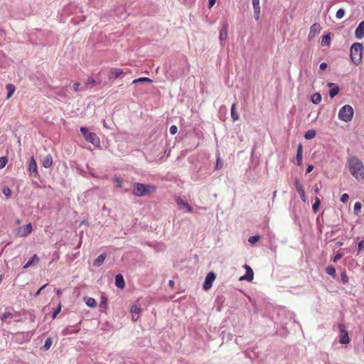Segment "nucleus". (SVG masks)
<instances>
[{
  "mask_svg": "<svg viewBox=\"0 0 364 364\" xmlns=\"http://www.w3.org/2000/svg\"><path fill=\"white\" fill-rule=\"evenodd\" d=\"M115 285L119 289H123L125 287V282L122 274H117L115 277Z\"/></svg>",
  "mask_w": 364,
  "mask_h": 364,
  "instance_id": "6ab92c4d",
  "label": "nucleus"
},
{
  "mask_svg": "<svg viewBox=\"0 0 364 364\" xmlns=\"http://www.w3.org/2000/svg\"><path fill=\"white\" fill-rule=\"evenodd\" d=\"M42 166L44 167V168H50L52 164H53V158L51 156V155L48 154L47 156H46L43 160H42Z\"/></svg>",
  "mask_w": 364,
  "mask_h": 364,
  "instance_id": "412c9836",
  "label": "nucleus"
},
{
  "mask_svg": "<svg viewBox=\"0 0 364 364\" xmlns=\"http://www.w3.org/2000/svg\"><path fill=\"white\" fill-rule=\"evenodd\" d=\"M345 15V11L343 9H339L336 14V16L337 18L341 19Z\"/></svg>",
  "mask_w": 364,
  "mask_h": 364,
  "instance_id": "37998d69",
  "label": "nucleus"
},
{
  "mask_svg": "<svg viewBox=\"0 0 364 364\" xmlns=\"http://www.w3.org/2000/svg\"><path fill=\"white\" fill-rule=\"evenodd\" d=\"M28 171L31 176L34 177L38 176L37 164L33 157L30 159Z\"/></svg>",
  "mask_w": 364,
  "mask_h": 364,
  "instance_id": "1a4fd4ad",
  "label": "nucleus"
},
{
  "mask_svg": "<svg viewBox=\"0 0 364 364\" xmlns=\"http://www.w3.org/2000/svg\"><path fill=\"white\" fill-rule=\"evenodd\" d=\"M81 224H84V225H89V223H88V222H87L86 220H82V221L81 222Z\"/></svg>",
  "mask_w": 364,
  "mask_h": 364,
  "instance_id": "338daca9",
  "label": "nucleus"
},
{
  "mask_svg": "<svg viewBox=\"0 0 364 364\" xmlns=\"http://www.w3.org/2000/svg\"><path fill=\"white\" fill-rule=\"evenodd\" d=\"M262 237L260 235L252 236V245L259 242Z\"/></svg>",
  "mask_w": 364,
  "mask_h": 364,
  "instance_id": "8fccbe9b",
  "label": "nucleus"
},
{
  "mask_svg": "<svg viewBox=\"0 0 364 364\" xmlns=\"http://www.w3.org/2000/svg\"><path fill=\"white\" fill-rule=\"evenodd\" d=\"M314 169V166L311 165V164H309L308 166H307V168H306V173H310L312 170Z\"/></svg>",
  "mask_w": 364,
  "mask_h": 364,
  "instance_id": "680f3d73",
  "label": "nucleus"
},
{
  "mask_svg": "<svg viewBox=\"0 0 364 364\" xmlns=\"http://www.w3.org/2000/svg\"><path fill=\"white\" fill-rule=\"evenodd\" d=\"M47 285H48L47 284H46L43 285V286H42V287H41V288H40V289H38V290L35 293L34 296H36H36H38L41 294V291H42L43 289H45V287H46Z\"/></svg>",
  "mask_w": 364,
  "mask_h": 364,
  "instance_id": "5fc2aeb1",
  "label": "nucleus"
},
{
  "mask_svg": "<svg viewBox=\"0 0 364 364\" xmlns=\"http://www.w3.org/2000/svg\"><path fill=\"white\" fill-rule=\"evenodd\" d=\"M244 267L246 269V272H245V275L240 277L239 280L242 281V280L245 279L248 282H250V266H249L247 264H245Z\"/></svg>",
  "mask_w": 364,
  "mask_h": 364,
  "instance_id": "393cba45",
  "label": "nucleus"
},
{
  "mask_svg": "<svg viewBox=\"0 0 364 364\" xmlns=\"http://www.w3.org/2000/svg\"><path fill=\"white\" fill-rule=\"evenodd\" d=\"M326 68H327V63H321L320 67H319L320 70H326Z\"/></svg>",
  "mask_w": 364,
  "mask_h": 364,
  "instance_id": "13d9d810",
  "label": "nucleus"
},
{
  "mask_svg": "<svg viewBox=\"0 0 364 364\" xmlns=\"http://www.w3.org/2000/svg\"><path fill=\"white\" fill-rule=\"evenodd\" d=\"M149 82V83H151L152 82V80H151L150 78L149 77H139V78H137V79H135L133 80L132 83H136V82Z\"/></svg>",
  "mask_w": 364,
  "mask_h": 364,
  "instance_id": "473e14b6",
  "label": "nucleus"
},
{
  "mask_svg": "<svg viewBox=\"0 0 364 364\" xmlns=\"http://www.w3.org/2000/svg\"><path fill=\"white\" fill-rule=\"evenodd\" d=\"M131 312L133 314H138L141 312V309L139 307H138L137 306L134 305L131 307Z\"/></svg>",
  "mask_w": 364,
  "mask_h": 364,
  "instance_id": "49530a36",
  "label": "nucleus"
},
{
  "mask_svg": "<svg viewBox=\"0 0 364 364\" xmlns=\"http://www.w3.org/2000/svg\"><path fill=\"white\" fill-rule=\"evenodd\" d=\"M96 83V81L92 77L87 78V81L85 83V85L81 87V90H85L87 88L89 85H94Z\"/></svg>",
  "mask_w": 364,
  "mask_h": 364,
  "instance_id": "7c9ffc66",
  "label": "nucleus"
},
{
  "mask_svg": "<svg viewBox=\"0 0 364 364\" xmlns=\"http://www.w3.org/2000/svg\"><path fill=\"white\" fill-rule=\"evenodd\" d=\"M339 92V88L338 87H334L333 88H331L329 91V96L331 98H333L336 95H338V93Z\"/></svg>",
  "mask_w": 364,
  "mask_h": 364,
  "instance_id": "58836bf2",
  "label": "nucleus"
},
{
  "mask_svg": "<svg viewBox=\"0 0 364 364\" xmlns=\"http://www.w3.org/2000/svg\"><path fill=\"white\" fill-rule=\"evenodd\" d=\"M32 225L31 223H28L23 227L21 228L20 229V235L21 236H26L28 235H29L31 231H32Z\"/></svg>",
  "mask_w": 364,
  "mask_h": 364,
  "instance_id": "aec40b11",
  "label": "nucleus"
},
{
  "mask_svg": "<svg viewBox=\"0 0 364 364\" xmlns=\"http://www.w3.org/2000/svg\"><path fill=\"white\" fill-rule=\"evenodd\" d=\"M176 203L180 208L185 209L188 213H192L193 211V207L180 198H176Z\"/></svg>",
  "mask_w": 364,
  "mask_h": 364,
  "instance_id": "9b49d317",
  "label": "nucleus"
},
{
  "mask_svg": "<svg viewBox=\"0 0 364 364\" xmlns=\"http://www.w3.org/2000/svg\"><path fill=\"white\" fill-rule=\"evenodd\" d=\"M252 5H253V9H254L255 18L256 20H258L259 18V14H260L259 4H252Z\"/></svg>",
  "mask_w": 364,
  "mask_h": 364,
  "instance_id": "2f4dec72",
  "label": "nucleus"
},
{
  "mask_svg": "<svg viewBox=\"0 0 364 364\" xmlns=\"http://www.w3.org/2000/svg\"><path fill=\"white\" fill-rule=\"evenodd\" d=\"M349 171L352 176L358 181L364 178V165L356 156H351L348 159Z\"/></svg>",
  "mask_w": 364,
  "mask_h": 364,
  "instance_id": "f257e3e1",
  "label": "nucleus"
},
{
  "mask_svg": "<svg viewBox=\"0 0 364 364\" xmlns=\"http://www.w3.org/2000/svg\"><path fill=\"white\" fill-rule=\"evenodd\" d=\"M107 257L106 253H102L93 262V265L95 267H100L104 262L105 258Z\"/></svg>",
  "mask_w": 364,
  "mask_h": 364,
  "instance_id": "5701e85b",
  "label": "nucleus"
},
{
  "mask_svg": "<svg viewBox=\"0 0 364 364\" xmlns=\"http://www.w3.org/2000/svg\"><path fill=\"white\" fill-rule=\"evenodd\" d=\"M223 166V162L220 159V158L218 157L216 160L215 169L219 170V169L222 168Z\"/></svg>",
  "mask_w": 364,
  "mask_h": 364,
  "instance_id": "c03bdc74",
  "label": "nucleus"
},
{
  "mask_svg": "<svg viewBox=\"0 0 364 364\" xmlns=\"http://www.w3.org/2000/svg\"><path fill=\"white\" fill-rule=\"evenodd\" d=\"M363 241H360L359 242L358 245V252L361 251L363 250Z\"/></svg>",
  "mask_w": 364,
  "mask_h": 364,
  "instance_id": "052dcab7",
  "label": "nucleus"
},
{
  "mask_svg": "<svg viewBox=\"0 0 364 364\" xmlns=\"http://www.w3.org/2000/svg\"><path fill=\"white\" fill-rule=\"evenodd\" d=\"M100 306L106 309L107 308V299L106 296H102L100 298Z\"/></svg>",
  "mask_w": 364,
  "mask_h": 364,
  "instance_id": "c9c22d12",
  "label": "nucleus"
},
{
  "mask_svg": "<svg viewBox=\"0 0 364 364\" xmlns=\"http://www.w3.org/2000/svg\"><path fill=\"white\" fill-rule=\"evenodd\" d=\"M8 161L7 157H0V168H4Z\"/></svg>",
  "mask_w": 364,
  "mask_h": 364,
  "instance_id": "a18cd8bd",
  "label": "nucleus"
},
{
  "mask_svg": "<svg viewBox=\"0 0 364 364\" xmlns=\"http://www.w3.org/2000/svg\"><path fill=\"white\" fill-rule=\"evenodd\" d=\"M178 132V127L176 125H172L170 127V133L171 134H176Z\"/></svg>",
  "mask_w": 364,
  "mask_h": 364,
  "instance_id": "3c124183",
  "label": "nucleus"
},
{
  "mask_svg": "<svg viewBox=\"0 0 364 364\" xmlns=\"http://www.w3.org/2000/svg\"><path fill=\"white\" fill-rule=\"evenodd\" d=\"M53 344V339L48 337L46 339L44 345L41 347V350L43 351L48 350Z\"/></svg>",
  "mask_w": 364,
  "mask_h": 364,
  "instance_id": "a878e982",
  "label": "nucleus"
},
{
  "mask_svg": "<svg viewBox=\"0 0 364 364\" xmlns=\"http://www.w3.org/2000/svg\"><path fill=\"white\" fill-rule=\"evenodd\" d=\"M60 294H61L60 290V289H58V290H57V294H58V295H60Z\"/></svg>",
  "mask_w": 364,
  "mask_h": 364,
  "instance_id": "774afa93",
  "label": "nucleus"
},
{
  "mask_svg": "<svg viewBox=\"0 0 364 364\" xmlns=\"http://www.w3.org/2000/svg\"><path fill=\"white\" fill-rule=\"evenodd\" d=\"M321 30V27L319 23H315L310 28L309 36L311 37H314L316 35L318 34Z\"/></svg>",
  "mask_w": 364,
  "mask_h": 364,
  "instance_id": "f3484780",
  "label": "nucleus"
},
{
  "mask_svg": "<svg viewBox=\"0 0 364 364\" xmlns=\"http://www.w3.org/2000/svg\"><path fill=\"white\" fill-rule=\"evenodd\" d=\"M316 136V132L313 129L309 130L305 133L304 137L306 139H311Z\"/></svg>",
  "mask_w": 364,
  "mask_h": 364,
  "instance_id": "f704fd0d",
  "label": "nucleus"
},
{
  "mask_svg": "<svg viewBox=\"0 0 364 364\" xmlns=\"http://www.w3.org/2000/svg\"><path fill=\"white\" fill-rule=\"evenodd\" d=\"M188 71H189V65L188 64L186 68L181 69L180 76L186 75V73H188Z\"/></svg>",
  "mask_w": 364,
  "mask_h": 364,
  "instance_id": "603ef678",
  "label": "nucleus"
},
{
  "mask_svg": "<svg viewBox=\"0 0 364 364\" xmlns=\"http://www.w3.org/2000/svg\"><path fill=\"white\" fill-rule=\"evenodd\" d=\"M14 314L11 312H5L1 316V320L4 322H6L7 323H10V321H7L9 318H13Z\"/></svg>",
  "mask_w": 364,
  "mask_h": 364,
  "instance_id": "c85d7f7f",
  "label": "nucleus"
},
{
  "mask_svg": "<svg viewBox=\"0 0 364 364\" xmlns=\"http://www.w3.org/2000/svg\"><path fill=\"white\" fill-rule=\"evenodd\" d=\"M349 199V196L347 193H343L341 197V201L343 203H347Z\"/></svg>",
  "mask_w": 364,
  "mask_h": 364,
  "instance_id": "de8ad7c7",
  "label": "nucleus"
},
{
  "mask_svg": "<svg viewBox=\"0 0 364 364\" xmlns=\"http://www.w3.org/2000/svg\"><path fill=\"white\" fill-rule=\"evenodd\" d=\"M85 139L91 143L95 146H99L100 144V138L94 132H90L87 127H82L80 129Z\"/></svg>",
  "mask_w": 364,
  "mask_h": 364,
  "instance_id": "20e7f679",
  "label": "nucleus"
},
{
  "mask_svg": "<svg viewBox=\"0 0 364 364\" xmlns=\"http://www.w3.org/2000/svg\"><path fill=\"white\" fill-rule=\"evenodd\" d=\"M326 272L328 275L332 276L333 277H336V269L334 267H328L326 269Z\"/></svg>",
  "mask_w": 364,
  "mask_h": 364,
  "instance_id": "4c0bfd02",
  "label": "nucleus"
},
{
  "mask_svg": "<svg viewBox=\"0 0 364 364\" xmlns=\"http://www.w3.org/2000/svg\"><path fill=\"white\" fill-rule=\"evenodd\" d=\"M40 261L39 257L37 255H34L28 262L23 266V269H27L32 266H36Z\"/></svg>",
  "mask_w": 364,
  "mask_h": 364,
  "instance_id": "a211bd4d",
  "label": "nucleus"
},
{
  "mask_svg": "<svg viewBox=\"0 0 364 364\" xmlns=\"http://www.w3.org/2000/svg\"><path fill=\"white\" fill-rule=\"evenodd\" d=\"M313 189H314V191L315 193H318L319 192V188H318L317 184H316L314 186Z\"/></svg>",
  "mask_w": 364,
  "mask_h": 364,
  "instance_id": "e2e57ef3",
  "label": "nucleus"
},
{
  "mask_svg": "<svg viewBox=\"0 0 364 364\" xmlns=\"http://www.w3.org/2000/svg\"><path fill=\"white\" fill-rule=\"evenodd\" d=\"M216 278V274L213 272H209L205 277V282L203 285L204 290H209L213 285V282Z\"/></svg>",
  "mask_w": 364,
  "mask_h": 364,
  "instance_id": "0eeeda50",
  "label": "nucleus"
},
{
  "mask_svg": "<svg viewBox=\"0 0 364 364\" xmlns=\"http://www.w3.org/2000/svg\"><path fill=\"white\" fill-rule=\"evenodd\" d=\"M124 180L122 178L118 177L117 176H115L112 178V181L114 183V187L116 188H119L121 192H122V188H123L122 186H123V183H124Z\"/></svg>",
  "mask_w": 364,
  "mask_h": 364,
  "instance_id": "4be33fe9",
  "label": "nucleus"
},
{
  "mask_svg": "<svg viewBox=\"0 0 364 364\" xmlns=\"http://www.w3.org/2000/svg\"><path fill=\"white\" fill-rule=\"evenodd\" d=\"M295 188H296L297 192L299 193V196L301 197V199L304 202H306V196H305V192H304V187H303V185L299 182V180H296L295 181Z\"/></svg>",
  "mask_w": 364,
  "mask_h": 364,
  "instance_id": "4468645a",
  "label": "nucleus"
},
{
  "mask_svg": "<svg viewBox=\"0 0 364 364\" xmlns=\"http://www.w3.org/2000/svg\"><path fill=\"white\" fill-rule=\"evenodd\" d=\"M362 205L360 202H356L354 205V213L356 215H358L361 210Z\"/></svg>",
  "mask_w": 364,
  "mask_h": 364,
  "instance_id": "79ce46f5",
  "label": "nucleus"
},
{
  "mask_svg": "<svg viewBox=\"0 0 364 364\" xmlns=\"http://www.w3.org/2000/svg\"><path fill=\"white\" fill-rule=\"evenodd\" d=\"M302 156H303V147H302V145L300 144L298 146L297 151H296V161H297L298 165H299V166L301 164Z\"/></svg>",
  "mask_w": 364,
  "mask_h": 364,
  "instance_id": "b1692460",
  "label": "nucleus"
},
{
  "mask_svg": "<svg viewBox=\"0 0 364 364\" xmlns=\"http://www.w3.org/2000/svg\"><path fill=\"white\" fill-rule=\"evenodd\" d=\"M168 284H169V286H170V287H173V286H174V282H173V280H170V281L168 282Z\"/></svg>",
  "mask_w": 364,
  "mask_h": 364,
  "instance_id": "0e129e2a",
  "label": "nucleus"
},
{
  "mask_svg": "<svg viewBox=\"0 0 364 364\" xmlns=\"http://www.w3.org/2000/svg\"><path fill=\"white\" fill-rule=\"evenodd\" d=\"M231 117H232L233 121H236L239 118L238 114L235 112V104H233L231 107Z\"/></svg>",
  "mask_w": 364,
  "mask_h": 364,
  "instance_id": "e433bc0d",
  "label": "nucleus"
},
{
  "mask_svg": "<svg viewBox=\"0 0 364 364\" xmlns=\"http://www.w3.org/2000/svg\"><path fill=\"white\" fill-rule=\"evenodd\" d=\"M122 186H123V188L122 190V193H129L131 191L132 192L134 190V182H130L129 181L124 180Z\"/></svg>",
  "mask_w": 364,
  "mask_h": 364,
  "instance_id": "dca6fc26",
  "label": "nucleus"
},
{
  "mask_svg": "<svg viewBox=\"0 0 364 364\" xmlns=\"http://www.w3.org/2000/svg\"><path fill=\"white\" fill-rule=\"evenodd\" d=\"M342 257V255L341 254H336L334 257H333V262H337L338 260L341 259V258Z\"/></svg>",
  "mask_w": 364,
  "mask_h": 364,
  "instance_id": "6e6d98bb",
  "label": "nucleus"
},
{
  "mask_svg": "<svg viewBox=\"0 0 364 364\" xmlns=\"http://www.w3.org/2000/svg\"><path fill=\"white\" fill-rule=\"evenodd\" d=\"M355 36L358 39H362L364 37V21H361L355 29Z\"/></svg>",
  "mask_w": 364,
  "mask_h": 364,
  "instance_id": "2eb2a0df",
  "label": "nucleus"
},
{
  "mask_svg": "<svg viewBox=\"0 0 364 364\" xmlns=\"http://www.w3.org/2000/svg\"><path fill=\"white\" fill-rule=\"evenodd\" d=\"M339 331L341 332L340 335V341L339 342L341 344H347L350 342V338L348 336V333L346 329V326L343 324H340L338 326Z\"/></svg>",
  "mask_w": 364,
  "mask_h": 364,
  "instance_id": "6e6552de",
  "label": "nucleus"
},
{
  "mask_svg": "<svg viewBox=\"0 0 364 364\" xmlns=\"http://www.w3.org/2000/svg\"><path fill=\"white\" fill-rule=\"evenodd\" d=\"M124 74L123 70L119 68H112L108 73V77L109 79H117Z\"/></svg>",
  "mask_w": 364,
  "mask_h": 364,
  "instance_id": "9d476101",
  "label": "nucleus"
},
{
  "mask_svg": "<svg viewBox=\"0 0 364 364\" xmlns=\"http://www.w3.org/2000/svg\"><path fill=\"white\" fill-rule=\"evenodd\" d=\"M228 29V24L226 23H223V27L220 29V36H219V39H220V43L222 45L225 43V40L227 38Z\"/></svg>",
  "mask_w": 364,
  "mask_h": 364,
  "instance_id": "ddd939ff",
  "label": "nucleus"
},
{
  "mask_svg": "<svg viewBox=\"0 0 364 364\" xmlns=\"http://www.w3.org/2000/svg\"><path fill=\"white\" fill-rule=\"evenodd\" d=\"M84 300H85L87 306H88L89 307L95 308L97 306V302H96L95 299L92 297L85 296L84 298Z\"/></svg>",
  "mask_w": 364,
  "mask_h": 364,
  "instance_id": "bb28decb",
  "label": "nucleus"
},
{
  "mask_svg": "<svg viewBox=\"0 0 364 364\" xmlns=\"http://www.w3.org/2000/svg\"><path fill=\"white\" fill-rule=\"evenodd\" d=\"M80 328L77 324L73 326H68L62 331V334L64 336L77 333L79 332Z\"/></svg>",
  "mask_w": 364,
  "mask_h": 364,
  "instance_id": "f8f14e48",
  "label": "nucleus"
},
{
  "mask_svg": "<svg viewBox=\"0 0 364 364\" xmlns=\"http://www.w3.org/2000/svg\"><path fill=\"white\" fill-rule=\"evenodd\" d=\"M353 109L350 105L343 106L338 112V117L345 122H350L353 117Z\"/></svg>",
  "mask_w": 364,
  "mask_h": 364,
  "instance_id": "39448f33",
  "label": "nucleus"
},
{
  "mask_svg": "<svg viewBox=\"0 0 364 364\" xmlns=\"http://www.w3.org/2000/svg\"><path fill=\"white\" fill-rule=\"evenodd\" d=\"M252 4H259V0H252Z\"/></svg>",
  "mask_w": 364,
  "mask_h": 364,
  "instance_id": "69168bd1",
  "label": "nucleus"
},
{
  "mask_svg": "<svg viewBox=\"0 0 364 364\" xmlns=\"http://www.w3.org/2000/svg\"><path fill=\"white\" fill-rule=\"evenodd\" d=\"M60 310H61V305H60V304H59V305H58V309H55V310L53 312L52 318H55L57 316V315L60 313Z\"/></svg>",
  "mask_w": 364,
  "mask_h": 364,
  "instance_id": "09e8293b",
  "label": "nucleus"
},
{
  "mask_svg": "<svg viewBox=\"0 0 364 364\" xmlns=\"http://www.w3.org/2000/svg\"><path fill=\"white\" fill-rule=\"evenodd\" d=\"M2 193L5 196H6L8 198L11 197V194H12L11 190L7 186H5L3 188Z\"/></svg>",
  "mask_w": 364,
  "mask_h": 364,
  "instance_id": "a19ab883",
  "label": "nucleus"
},
{
  "mask_svg": "<svg viewBox=\"0 0 364 364\" xmlns=\"http://www.w3.org/2000/svg\"><path fill=\"white\" fill-rule=\"evenodd\" d=\"M33 336V333L28 332H18L15 333L14 338L16 343L22 344L25 342H28L30 341Z\"/></svg>",
  "mask_w": 364,
  "mask_h": 364,
  "instance_id": "423d86ee",
  "label": "nucleus"
},
{
  "mask_svg": "<svg viewBox=\"0 0 364 364\" xmlns=\"http://www.w3.org/2000/svg\"><path fill=\"white\" fill-rule=\"evenodd\" d=\"M320 204H321V200L318 198L316 197L315 198V202L314 203V204L312 205V208L315 213H316L318 211Z\"/></svg>",
  "mask_w": 364,
  "mask_h": 364,
  "instance_id": "ea45409f",
  "label": "nucleus"
},
{
  "mask_svg": "<svg viewBox=\"0 0 364 364\" xmlns=\"http://www.w3.org/2000/svg\"><path fill=\"white\" fill-rule=\"evenodd\" d=\"M342 281L343 283H347L348 281V278L347 275L346 274V273H343L342 274Z\"/></svg>",
  "mask_w": 364,
  "mask_h": 364,
  "instance_id": "4d7b16f0",
  "label": "nucleus"
},
{
  "mask_svg": "<svg viewBox=\"0 0 364 364\" xmlns=\"http://www.w3.org/2000/svg\"><path fill=\"white\" fill-rule=\"evenodd\" d=\"M216 0H208L209 8L213 7L215 4Z\"/></svg>",
  "mask_w": 364,
  "mask_h": 364,
  "instance_id": "bf43d9fd",
  "label": "nucleus"
},
{
  "mask_svg": "<svg viewBox=\"0 0 364 364\" xmlns=\"http://www.w3.org/2000/svg\"><path fill=\"white\" fill-rule=\"evenodd\" d=\"M311 102L312 103L315 104V105H318L321 102V95L316 92V93H314L312 96H311Z\"/></svg>",
  "mask_w": 364,
  "mask_h": 364,
  "instance_id": "cd10ccee",
  "label": "nucleus"
},
{
  "mask_svg": "<svg viewBox=\"0 0 364 364\" xmlns=\"http://www.w3.org/2000/svg\"><path fill=\"white\" fill-rule=\"evenodd\" d=\"M80 84L79 82H75L73 84V89L75 92H77L79 90H81V88H80Z\"/></svg>",
  "mask_w": 364,
  "mask_h": 364,
  "instance_id": "864d4df0",
  "label": "nucleus"
},
{
  "mask_svg": "<svg viewBox=\"0 0 364 364\" xmlns=\"http://www.w3.org/2000/svg\"><path fill=\"white\" fill-rule=\"evenodd\" d=\"M331 42L330 34L324 35L322 38L321 44L322 46H328Z\"/></svg>",
  "mask_w": 364,
  "mask_h": 364,
  "instance_id": "72a5a7b5",
  "label": "nucleus"
},
{
  "mask_svg": "<svg viewBox=\"0 0 364 364\" xmlns=\"http://www.w3.org/2000/svg\"><path fill=\"white\" fill-rule=\"evenodd\" d=\"M6 89H7V91H8V93H7V99H9V97H11V95L14 94V92H15V86L12 84H9L6 85Z\"/></svg>",
  "mask_w": 364,
  "mask_h": 364,
  "instance_id": "c756f323",
  "label": "nucleus"
},
{
  "mask_svg": "<svg viewBox=\"0 0 364 364\" xmlns=\"http://www.w3.org/2000/svg\"><path fill=\"white\" fill-rule=\"evenodd\" d=\"M156 187L154 185L134 182V190L132 193L136 197H144L156 192Z\"/></svg>",
  "mask_w": 364,
  "mask_h": 364,
  "instance_id": "f03ea898",
  "label": "nucleus"
},
{
  "mask_svg": "<svg viewBox=\"0 0 364 364\" xmlns=\"http://www.w3.org/2000/svg\"><path fill=\"white\" fill-rule=\"evenodd\" d=\"M363 49V45L360 43H355L352 45L350 48V58L354 64L358 65L361 62Z\"/></svg>",
  "mask_w": 364,
  "mask_h": 364,
  "instance_id": "7ed1b4c3",
  "label": "nucleus"
}]
</instances>
